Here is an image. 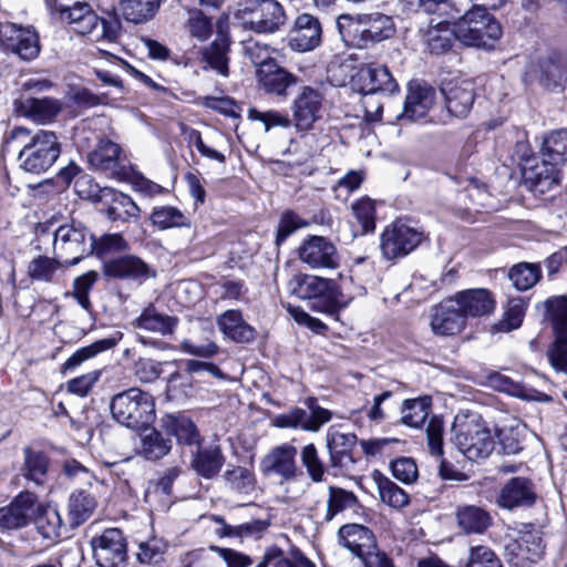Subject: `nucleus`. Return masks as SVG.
<instances>
[{"mask_svg": "<svg viewBox=\"0 0 567 567\" xmlns=\"http://www.w3.org/2000/svg\"><path fill=\"white\" fill-rule=\"evenodd\" d=\"M3 146L19 148V168L33 175L48 172L61 155L58 135L47 130L32 133L27 127L14 126L4 134Z\"/></svg>", "mask_w": 567, "mask_h": 567, "instance_id": "nucleus-1", "label": "nucleus"}, {"mask_svg": "<svg viewBox=\"0 0 567 567\" xmlns=\"http://www.w3.org/2000/svg\"><path fill=\"white\" fill-rule=\"evenodd\" d=\"M324 94L320 87L310 85L302 86L296 95L292 105V118L278 111H259L249 109L248 118L262 123L266 132L272 127H289L293 124L298 132L310 131L321 120L323 113Z\"/></svg>", "mask_w": 567, "mask_h": 567, "instance_id": "nucleus-2", "label": "nucleus"}, {"mask_svg": "<svg viewBox=\"0 0 567 567\" xmlns=\"http://www.w3.org/2000/svg\"><path fill=\"white\" fill-rule=\"evenodd\" d=\"M337 29L348 47L365 49L390 39L395 33L391 17L374 12L369 14H341L337 19Z\"/></svg>", "mask_w": 567, "mask_h": 567, "instance_id": "nucleus-3", "label": "nucleus"}, {"mask_svg": "<svg viewBox=\"0 0 567 567\" xmlns=\"http://www.w3.org/2000/svg\"><path fill=\"white\" fill-rule=\"evenodd\" d=\"M113 419L132 430H141L155 420L153 396L137 388L115 394L110 404Z\"/></svg>", "mask_w": 567, "mask_h": 567, "instance_id": "nucleus-4", "label": "nucleus"}, {"mask_svg": "<svg viewBox=\"0 0 567 567\" xmlns=\"http://www.w3.org/2000/svg\"><path fill=\"white\" fill-rule=\"evenodd\" d=\"M502 35L496 18L483 6H474L456 21V37L468 47L492 49Z\"/></svg>", "mask_w": 567, "mask_h": 567, "instance_id": "nucleus-5", "label": "nucleus"}, {"mask_svg": "<svg viewBox=\"0 0 567 567\" xmlns=\"http://www.w3.org/2000/svg\"><path fill=\"white\" fill-rule=\"evenodd\" d=\"M94 247V236L81 223L61 225L53 231L54 256L68 267L93 254Z\"/></svg>", "mask_w": 567, "mask_h": 567, "instance_id": "nucleus-6", "label": "nucleus"}, {"mask_svg": "<svg viewBox=\"0 0 567 567\" xmlns=\"http://www.w3.org/2000/svg\"><path fill=\"white\" fill-rule=\"evenodd\" d=\"M290 292L299 299L312 300V308L333 313L340 303L334 281L313 275H298L289 282Z\"/></svg>", "mask_w": 567, "mask_h": 567, "instance_id": "nucleus-7", "label": "nucleus"}, {"mask_svg": "<svg viewBox=\"0 0 567 567\" xmlns=\"http://www.w3.org/2000/svg\"><path fill=\"white\" fill-rule=\"evenodd\" d=\"M239 17L246 29L257 33H275L287 21L286 11L277 0H246Z\"/></svg>", "mask_w": 567, "mask_h": 567, "instance_id": "nucleus-8", "label": "nucleus"}, {"mask_svg": "<svg viewBox=\"0 0 567 567\" xmlns=\"http://www.w3.org/2000/svg\"><path fill=\"white\" fill-rule=\"evenodd\" d=\"M511 539L505 551L515 564H535L545 554V543L540 528L532 523H517L512 528Z\"/></svg>", "mask_w": 567, "mask_h": 567, "instance_id": "nucleus-9", "label": "nucleus"}, {"mask_svg": "<svg viewBox=\"0 0 567 567\" xmlns=\"http://www.w3.org/2000/svg\"><path fill=\"white\" fill-rule=\"evenodd\" d=\"M423 238L422 231L401 220H395L381 233L382 256L388 260L405 257L422 243Z\"/></svg>", "mask_w": 567, "mask_h": 567, "instance_id": "nucleus-10", "label": "nucleus"}, {"mask_svg": "<svg viewBox=\"0 0 567 567\" xmlns=\"http://www.w3.org/2000/svg\"><path fill=\"white\" fill-rule=\"evenodd\" d=\"M103 274L109 278L141 286L156 277V269L136 255H124L106 260Z\"/></svg>", "mask_w": 567, "mask_h": 567, "instance_id": "nucleus-11", "label": "nucleus"}, {"mask_svg": "<svg viewBox=\"0 0 567 567\" xmlns=\"http://www.w3.org/2000/svg\"><path fill=\"white\" fill-rule=\"evenodd\" d=\"M296 446L284 443L275 446L260 461V472L265 477H279L280 483L295 481L299 474L296 462Z\"/></svg>", "mask_w": 567, "mask_h": 567, "instance_id": "nucleus-12", "label": "nucleus"}, {"mask_svg": "<svg viewBox=\"0 0 567 567\" xmlns=\"http://www.w3.org/2000/svg\"><path fill=\"white\" fill-rule=\"evenodd\" d=\"M93 556L100 567H122L127 559L126 539L118 528L105 529L92 539Z\"/></svg>", "mask_w": 567, "mask_h": 567, "instance_id": "nucleus-13", "label": "nucleus"}, {"mask_svg": "<svg viewBox=\"0 0 567 567\" xmlns=\"http://www.w3.org/2000/svg\"><path fill=\"white\" fill-rule=\"evenodd\" d=\"M457 450L470 461L486 458L495 443L488 429L478 423L461 426L455 434Z\"/></svg>", "mask_w": 567, "mask_h": 567, "instance_id": "nucleus-14", "label": "nucleus"}, {"mask_svg": "<svg viewBox=\"0 0 567 567\" xmlns=\"http://www.w3.org/2000/svg\"><path fill=\"white\" fill-rule=\"evenodd\" d=\"M1 45L25 61L35 59L40 53L39 35L32 27L22 28L14 23H0Z\"/></svg>", "mask_w": 567, "mask_h": 567, "instance_id": "nucleus-15", "label": "nucleus"}, {"mask_svg": "<svg viewBox=\"0 0 567 567\" xmlns=\"http://www.w3.org/2000/svg\"><path fill=\"white\" fill-rule=\"evenodd\" d=\"M299 259L313 269H337L340 255L334 244L322 236H310L298 248Z\"/></svg>", "mask_w": 567, "mask_h": 567, "instance_id": "nucleus-16", "label": "nucleus"}, {"mask_svg": "<svg viewBox=\"0 0 567 567\" xmlns=\"http://www.w3.org/2000/svg\"><path fill=\"white\" fill-rule=\"evenodd\" d=\"M430 326L436 336H455L466 326L465 315L462 312L457 300L447 298L431 310Z\"/></svg>", "mask_w": 567, "mask_h": 567, "instance_id": "nucleus-17", "label": "nucleus"}, {"mask_svg": "<svg viewBox=\"0 0 567 567\" xmlns=\"http://www.w3.org/2000/svg\"><path fill=\"white\" fill-rule=\"evenodd\" d=\"M37 495L29 491L19 493L9 505L0 508V528L20 529L30 524L35 512Z\"/></svg>", "mask_w": 567, "mask_h": 567, "instance_id": "nucleus-18", "label": "nucleus"}, {"mask_svg": "<svg viewBox=\"0 0 567 567\" xmlns=\"http://www.w3.org/2000/svg\"><path fill=\"white\" fill-rule=\"evenodd\" d=\"M339 543L352 555L362 560L378 548L373 533L360 524H348L338 532Z\"/></svg>", "mask_w": 567, "mask_h": 567, "instance_id": "nucleus-19", "label": "nucleus"}, {"mask_svg": "<svg viewBox=\"0 0 567 567\" xmlns=\"http://www.w3.org/2000/svg\"><path fill=\"white\" fill-rule=\"evenodd\" d=\"M536 501L533 483L525 477L509 480L499 491L496 503L505 509L532 506Z\"/></svg>", "mask_w": 567, "mask_h": 567, "instance_id": "nucleus-20", "label": "nucleus"}, {"mask_svg": "<svg viewBox=\"0 0 567 567\" xmlns=\"http://www.w3.org/2000/svg\"><path fill=\"white\" fill-rule=\"evenodd\" d=\"M435 102V90L421 83H411L404 102L401 120L416 121L423 118Z\"/></svg>", "mask_w": 567, "mask_h": 567, "instance_id": "nucleus-21", "label": "nucleus"}, {"mask_svg": "<svg viewBox=\"0 0 567 567\" xmlns=\"http://www.w3.org/2000/svg\"><path fill=\"white\" fill-rule=\"evenodd\" d=\"M321 32V24L318 19L311 14L302 13L296 19L290 45L299 52L311 51L320 44Z\"/></svg>", "mask_w": 567, "mask_h": 567, "instance_id": "nucleus-22", "label": "nucleus"}, {"mask_svg": "<svg viewBox=\"0 0 567 567\" xmlns=\"http://www.w3.org/2000/svg\"><path fill=\"white\" fill-rule=\"evenodd\" d=\"M359 81L364 95L382 93L385 95L398 92L399 85L389 69L384 65H367L360 69Z\"/></svg>", "mask_w": 567, "mask_h": 567, "instance_id": "nucleus-23", "label": "nucleus"}, {"mask_svg": "<svg viewBox=\"0 0 567 567\" xmlns=\"http://www.w3.org/2000/svg\"><path fill=\"white\" fill-rule=\"evenodd\" d=\"M257 78L260 86L270 94L286 95L290 86L298 83V78L285 70L276 61L265 63L257 69Z\"/></svg>", "mask_w": 567, "mask_h": 567, "instance_id": "nucleus-24", "label": "nucleus"}, {"mask_svg": "<svg viewBox=\"0 0 567 567\" xmlns=\"http://www.w3.org/2000/svg\"><path fill=\"white\" fill-rule=\"evenodd\" d=\"M453 298L457 300L465 319L488 316L495 309L491 291L484 288L460 291Z\"/></svg>", "mask_w": 567, "mask_h": 567, "instance_id": "nucleus-25", "label": "nucleus"}, {"mask_svg": "<svg viewBox=\"0 0 567 567\" xmlns=\"http://www.w3.org/2000/svg\"><path fill=\"white\" fill-rule=\"evenodd\" d=\"M451 19H443L433 24V20L431 24L426 29L420 30L422 42L427 47L431 53L442 54L447 52L452 45L456 37V22L451 27Z\"/></svg>", "mask_w": 567, "mask_h": 567, "instance_id": "nucleus-26", "label": "nucleus"}, {"mask_svg": "<svg viewBox=\"0 0 567 567\" xmlns=\"http://www.w3.org/2000/svg\"><path fill=\"white\" fill-rule=\"evenodd\" d=\"M441 91L445 96V105L450 115L458 118H464L468 115L475 100L472 83H450L443 86Z\"/></svg>", "mask_w": 567, "mask_h": 567, "instance_id": "nucleus-27", "label": "nucleus"}, {"mask_svg": "<svg viewBox=\"0 0 567 567\" xmlns=\"http://www.w3.org/2000/svg\"><path fill=\"white\" fill-rule=\"evenodd\" d=\"M217 326L223 334L236 343H249L256 339V329L248 324L240 310H226L217 317Z\"/></svg>", "mask_w": 567, "mask_h": 567, "instance_id": "nucleus-28", "label": "nucleus"}, {"mask_svg": "<svg viewBox=\"0 0 567 567\" xmlns=\"http://www.w3.org/2000/svg\"><path fill=\"white\" fill-rule=\"evenodd\" d=\"M224 464L225 456L219 445L198 446L190 460V467L205 480L218 476Z\"/></svg>", "mask_w": 567, "mask_h": 567, "instance_id": "nucleus-29", "label": "nucleus"}, {"mask_svg": "<svg viewBox=\"0 0 567 567\" xmlns=\"http://www.w3.org/2000/svg\"><path fill=\"white\" fill-rule=\"evenodd\" d=\"M523 176L530 187L540 194L551 190L560 182L558 166L550 164L545 158L532 166H524Z\"/></svg>", "mask_w": 567, "mask_h": 567, "instance_id": "nucleus-30", "label": "nucleus"}, {"mask_svg": "<svg viewBox=\"0 0 567 567\" xmlns=\"http://www.w3.org/2000/svg\"><path fill=\"white\" fill-rule=\"evenodd\" d=\"M161 427L169 435L175 436L181 445H199L200 434L195 423L183 414H166L161 419Z\"/></svg>", "mask_w": 567, "mask_h": 567, "instance_id": "nucleus-31", "label": "nucleus"}, {"mask_svg": "<svg viewBox=\"0 0 567 567\" xmlns=\"http://www.w3.org/2000/svg\"><path fill=\"white\" fill-rule=\"evenodd\" d=\"M120 154L118 144L109 138H101L94 150L87 154V161L95 169L115 176L120 173Z\"/></svg>", "mask_w": 567, "mask_h": 567, "instance_id": "nucleus-32", "label": "nucleus"}, {"mask_svg": "<svg viewBox=\"0 0 567 567\" xmlns=\"http://www.w3.org/2000/svg\"><path fill=\"white\" fill-rule=\"evenodd\" d=\"M534 72L546 90H561L567 80V68L556 56H546L538 61Z\"/></svg>", "mask_w": 567, "mask_h": 567, "instance_id": "nucleus-33", "label": "nucleus"}, {"mask_svg": "<svg viewBox=\"0 0 567 567\" xmlns=\"http://www.w3.org/2000/svg\"><path fill=\"white\" fill-rule=\"evenodd\" d=\"M59 19L68 23L75 33L81 35L93 33L101 23V18L86 2L78 3Z\"/></svg>", "mask_w": 567, "mask_h": 567, "instance_id": "nucleus-34", "label": "nucleus"}, {"mask_svg": "<svg viewBox=\"0 0 567 567\" xmlns=\"http://www.w3.org/2000/svg\"><path fill=\"white\" fill-rule=\"evenodd\" d=\"M32 519L37 530L43 538L55 539L60 537L63 522L55 506L37 502Z\"/></svg>", "mask_w": 567, "mask_h": 567, "instance_id": "nucleus-35", "label": "nucleus"}, {"mask_svg": "<svg viewBox=\"0 0 567 567\" xmlns=\"http://www.w3.org/2000/svg\"><path fill=\"white\" fill-rule=\"evenodd\" d=\"M309 409V413L300 408L289 411L295 429L299 427L308 432H318L323 424L331 420L332 413L328 409L317 405L313 399L310 400Z\"/></svg>", "mask_w": 567, "mask_h": 567, "instance_id": "nucleus-36", "label": "nucleus"}, {"mask_svg": "<svg viewBox=\"0 0 567 567\" xmlns=\"http://www.w3.org/2000/svg\"><path fill=\"white\" fill-rule=\"evenodd\" d=\"M228 51V40L224 37H218L202 51L203 61L205 62L203 70H213L220 76L227 78L229 75Z\"/></svg>", "mask_w": 567, "mask_h": 567, "instance_id": "nucleus-37", "label": "nucleus"}, {"mask_svg": "<svg viewBox=\"0 0 567 567\" xmlns=\"http://www.w3.org/2000/svg\"><path fill=\"white\" fill-rule=\"evenodd\" d=\"M553 313V327L555 330V340L547 350V358L556 372L567 374V332L566 327L561 324V316Z\"/></svg>", "mask_w": 567, "mask_h": 567, "instance_id": "nucleus-38", "label": "nucleus"}, {"mask_svg": "<svg viewBox=\"0 0 567 567\" xmlns=\"http://www.w3.org/2000/svg\"><path fill=\"white\" fill-rule=\"evenodd\" d=\"M457 524L466 534H483L492 524V517L485 509L467 505L458 508Z\"/></svg>", "mask_w": 567, "mask_h": 567, "instance_id": "nucleus-39", "label": "nucleus"}, {"mask_svg": "<svg viewBox=\"0 0 567 567\" xmlns=\"http://www.w3.org/2000/svg\"><path fill=\"white\" fill-rule=\"evenodd\" d=\"M357 436L351 433H341L333 427L327 432V447L330 456V465L339 467L342 465L343 458L350 455L354 447Z\"/></svg>", "mask_w": 567, "mask_h": 567, "instance_id": "nucleus-40", "label": "nucleus"}, {"mask_svg": "<svg viewBox=\"0 0 567 567\" xmlns=\"http://www.w3.org/2000/svg\"><path fill=\"white\" fill-rule=\"evenodd\" d=\"M133 324L136 328L165 336L173 332L177 319L157 312L154 306L150 305L134 320Z\"/></svg>", "mask_w": 567, "mask_h": 567, "instance_id": "nucleus-41", "label": "nucleus"}, {"mask_svg": "<svg viewBox=\"0 0 567 567\" xmlns=\"http://www.w3.org/2000/svg\"><path fill=\"white\" fill-rule=\"evenodd\" d=\"M172 450V441L156 429H148L141 436L138 453L148 461L161 460Z\"/></svg>", "mask_w": 567, "mask_h": 567, "instance_id": "nucleus-42", "label": "nucleus"}, {"mask_svg": "<svg viewBox=\"0 0 567 567\" xmlns=\"http://www.w3.org/2000/svg\"><path fill=\"white\" fill-rule=\"evenodd\" d=\"M163 0H122L121 11L125 20L133 23H144L153 19Z\"/></svg>", "mask_w": 567, "mask_h": 567, "instance_id": "nucleus-43", "label": "nucleus"}, {"mask_svg": "<svg viewBox=\"0 0 567 567\" xmlns=\"http://www.w3.org/2000/svg\"><path fill=\"white\" fill-rule=\"evenodd\" d=\"M358 503V497L353 492L347 491L339 486H329L327 508L323 517L324 522H331L342 512L354 508Z\"/></svg>", "mask_w": 567, "mask_h": 567, "instance_id": "nucleus-44", "label": "nucleus"}, {"mask_svg": "<svg viewBox=\"0 0 567 567\" xmlns=\"http://www.w3.org/2000/svg\"><path fill=\"white\" fill-rule=\"evenodd\" d=\"M95 506L96 502L90 493L82 489L73 492L69 498V522L71 527H76L86 522Z\"/></svg>", "mask_w": 567, "mask_h": 567, "instance_id": "nucleus-45", "label": "nucleus"}, {"mask_svg": "<svg viewBox=\"0 0 567 567\" xmlns=\"http://www.w3.org/2000/svg\"><path fill=\"white\" fill-rule=\"evenodd\" d=\"M542 154L550 164L557 166L567 164V130L549 133L544 138Z\"/></svg>", "mask_w": 567, "mask_h": 567, "instance_id": "nucleus-46", "label": "nucleus"}, {"mask_svg": "<svg viewBox=\"0 0 567 567\" xmlns=\"http://www.w3.org/2000/svg\"><path fill=\"white\" fill-rule=\"evenodd\" d=\"M214 519L220 525L216 532L223 537H236L240 539L247 537L258 538L268 528V523L265 520H250L240 525L233 526L226 524L224 518L219 516H216Z\"/></svg>", "mask_w": 567, "mask_h": 567, "instance_id": "nucleus-47", "label": "nucleus"}, {"mask_svg": "<svg viewBox=\"0 0 567 567\" xmlns=\"http://www.w3.org/2000/svg\"><path fill=\"white\" fill-rule=\"evenodd\" d=\"M24 116L34 122H47L60 112V104L52 99H27L21 104Z\"/></svg>", "mask_w": 567, "mask_h": 567, "instance_id": "nucleus-48", "label": "nucleus"}, {"mask_svg": "<svg viewBox=\"0 0 567 567\" xmlns=\"http://www.w3.org/2000/svg\"><path fill=\"white\" fill-rule=\"evenodd\" d=\"M256 567H317L313 561L301 553H296L293 558H288L278 547L267 548L261 561Z\"/></svg>", "mask_w": 567, "mask_h": 567, "instance_id": "nucleus-49", "label": "nucleus"}, {"mask_svg": "<svg viewBox=\"0 0 567 567\" xmlns=\"http://www.w3.org/2000/svg\"><path fill=\"white\" fill-rule=\"evenodd\" d=\"M24 464L22 467L23 475L27 480L35 484H42L49 467V460L44 453L33 451L31 447L23 449Z\"/></svg>", "mask_w": 567, "mask_h": 567, "instance_id": "nucleus-50", "label": "nucleus"}, {"mask_svg": "<svg viewBox=\"0 0 567 567\" xmlns=\"http://www.w3.org/2000/svg\"><path fill=\"white\" fill-rule=\"evenodd\" d=\"M431 399L427 396L405 400L402 408V423L411 427H420L427 419Z\"/></svg>", "mask_w": 567, "mask_h": 567, "instance_id": "nucleus-51", "label": "nucleus"}, {"mask_svg": "<svg viewBox=\"0 0 567 567\" xmlns=\"http://www.w3.org/2000/svg\"><path fill=\"white\" fill-rule=\"evenodd\" d=\"M120 338L111 337L97 340L87 347L76 350L64 363L62 370L64 372L74 370L80 367L84 361L93 358L97 353L113 348Z\"/></svg>", "mask_w": 567, "mask_h": 567, "instance_id": "nucleus-52", "label": "nucleus"}, {"mask_svg": "<svg viewBox=\"0 0 567 567\" xmlns=\"http://www.w3.org/2000/svg\"><path fill=\"white\" fill-rule=\"evenodd\" d=\"M300 462L308 477L313 483H322L327 473V466L320 458L319 451L313 443H308L300 451Z\"/></svg>", "mask_w": 567, "mask_h": 567, "instance_id": "nucleus-53", "label": "nucleus"}, {"mask_svg": "<svg viewBox=\"0 0 567 567\" xmlns=\"http://www.w3.org/2000/svg\"><path fill=\"white\" fill-rule=\"evenodd\" d=\"M150 218L152 224L162 230L190 226L189 219L178 208L173 206L155 207Z\"/></svg>", "mask_w": 567, "mask_h": 567, "instance_id": "nucleus-54", "label": "nucleus"}, {"mask_svg": "<svg viewBox=\"0 0 567 567\" xmlns=\"http://www.w3.org/2000/svg\"><path fill=\"white\" fill-rule=\"evenodd\" d=\"M61 267H66L62 260L47 256H38L28 265V275L32 280L51 282L54 275Z\"/></svg>", "mask_w": 567, "mask_h": 567, "instance_id": "nucleus-55", "label": "nucleus"}, {"mask_svg": "<svg viewBox=\"0 0 567 567\" xmlns=\"http://www.w3.org/2000/svg\"><path fill=\"white\" fill-rule=\"evenodd\" d=\"M508 277L517 290L525 291L540 279V267L537 264L520 262L512 267Z\"/></svg>", "mask_w": 567, "mask_h": 567, "instance_id": "nucleus-56", "label": "nucleus"}, {"mask_svg": "<svg viewBox=\"0 0 567 567\" xmlns=\"http://www.w3.org/2000/svg\"><path fill=\"white\" fill-rule=\"evenodd\" d=\"M375 481L380 498L384 504L393 508H402L409 504V495L390 478L379 475Z\"/></svg>", "mask_w": 567, "mask_h": 567, "instance_id": "nucleus-57", "label": "nucleus"}, {"mask_svg": "<svg viewBox=\"0 0 567 567\" xmlns=\"http://www.w3.org/2000/svg\"><path fill=\"white\" fill-rule=\"evenodd\" d=\"M107 217L112 220H128L138 218L140 208L133 199L123 193H114L111 205L106 209Z\"/></svg>", "mask_w": 567, "mask_h": 567, "instance_id": "nucleus-58", "label": "nucleus"}, {"mask_svg": "<svg viewBox=\"0 0 567 567\" xmlns=\"http://www.w3.org/2000/svg\"><path fill=\"white\" fill-rule=\"evenodd\" d=\"M352 213L361 226V234L375 229V203L369 197H362L351 205Z\"/></svg>", "mask_w": 567, "mask_h": 567, "instance_id": "nucleus-59", "label": "nucleus"}, {"mask_svg": "<svg viewBox=\"0 0 567 567\" xmlns=\"http://www.w3.org/2000/svg\"><path fill=\"white\" fill-rule=\"evenodd\" d=\"M99 275L94 270H90L73 281V290L71 296L78 301V303L87 312L92 310V302L89 297V292L97 281Z\"/></svg>", "mask_w": 567, "mask_h": 567, "instance_id": "nucleus-60", "label": "nucleus"}, {"mask_svg": "<svg viewBox=\"0 0 567 567\" xmlns=\"http://www.w3.org/2000/svg\"><path fill=\"white\" fill-rule=\"evenodd\" d=\"M186 29L189 35L200 42L206 41L213 33L212 20L199 9H189Z\"/></svg>", "mask_w": 567, "mask_h": 567, "instance_id": "nucleus-61", "label": "nucleus"}, {"mask_svg": "<svg viewBox=\"0 0 567 567\" xmlns=\"http://www.w3.org/2000/svg\"><path fill=\"white\" fill-rule=\"evenodd\" d=\"M465 567H503L492 548L485 545L471 546Z\"/></svg>", "mask_w": 567, "mask_h": 567, "instance_id": "nucleus-62", "label": "nucleus"}, {"mask_svg": "<svg viewBox=\"0 0 567 567\" xmlns=\"http://www.w3.org/2000/svg\"><path fill=\"white\" fill-rule=\"evenodd\" d=\"M308 226L299 215L292 210L285 212L278 223L277 234L275 238L276 246H280L296 230Z\"/></svg>", "mask_w": 567, "mask_h": 567, "instance_id": "nucleus-63", "label": "nucleus"}, {"mask_svg": "<svg viewBox=\"0 0 567 567\" xmlns=\"http://www.w3.org/2000/svg\"><path fill=\"white\" fill-rule=\"evenodd\" d=\"M224 478L233 488L241 493H248L251 491L256 482L254 473L243 466H236L233 470L226 471Z\"/></svg>", "mask_w": 567, "mask_h": 567, "instance_id": "nucleus-64", "label": "nucleus"}]
</instances>
